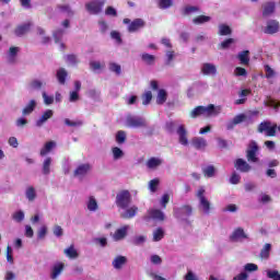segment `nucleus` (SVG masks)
I'll return each mask as SVG.
<instances>
[{
  "label": "nucleus",
  "mask_w": 280,
  "mask_h": 280,
  "mask_svg": "<svg viewBox=\"0 0 280 280\" xmlns=\"http://www.w3.org/2000/svg\"><path fill=\"white\" fill-rule=\"evenodd\" d=\"M152 102V91H147L142 94V104L143 106H148Z\"/></svg>",
  "instance_id": "49530a36"
},
{
  "label": "nucleus",
  "mask_w": 280,
  "mask_h": 280,
  "mask_svg": "<svg viewBox=\"0 0 280 280\" xmlns=\"http://www.w3.org/2000/svg\"><path fill=\"white\" fill-rule=\"evenodd\" d=\"M270 250H272V245L269 243L265 244L259 254L260 259H269Z\"/></svg>",
  "instance_id": "c756f323"
},
{
  "label": "nucleus",
  "mask_w": 280,
  "mask_h": 280,
  "mask_svg": "<svg viewBox=\"0 0 280 280\" xmlns=\"http://www.w3.org/2000/svg\"><path fill=\"white\" fill-rule=\"evenodd\" d=\"M177 135H178V141L180 145H189V139L187 138V129L185 128V125H180L177 128Z\"/></svg>",
  "instance_id": "f8f14e48"
},
{
  "label": "nucleus",
  "mask_w": 280,
  "mask_h": 280,
  "mask_svg": "<svg viewBox=\"0 0 280 280\" xmlns=\"http://www.w3.org/2000/svg\"><path fill=\"white\" fill-rule=\"evenodd\" d=\"M203 176H206L207 178H213V176H215V166L209 165L203 168Z\"/></svg>",
  "instance_id": "a19ab883"
},
{
  "label": "nucleus",
  "mask_w": 280,
  "mask_h": 280,
  "mask_svg": "<svg viewBox=\"0 0 280 280\" xmlns=\"http://www.w3.org/2000/svg\"><path fill=\"white\" fill-rule=\"evenodd\" d=\"M12 218L13 220H15V222H23V220H25V213L22 210H20L13 213Z\"/></svg>",
  "instance_id": "5fc2aeb1"
},
{
  "label": "nucleus",
  "mask_w": 280,
  "mask_h": 280,
  "mask_svg": "<svg viewBox=\"0 0 280 280\" xmlns=\"http://www.w3.org/2000/svg\"><path fill=\"white\" fill-rule=\"evenodd\" d=\"M277 8V4L275 2H266L262 4V16H270L271 14H275V9Z\"/></svg>",
  "instance_id": "4be33fe9"
},
{
  "label": "nucleus",
  "mask_w": 280,
  "mask_h": 280,
  "mask_svg": "<svg viewBox=\"0 0 280 280\" xmlns=\"http://www.w3.org/2000/svg\"><path fill=\"white\" fill-rule=\"evenodd\" d=\"M128 128H145V119L139 116H128L126 119Z\"/></svg>",
  "instance_id": "6e6552de"
},
{
  "label": "nucleus",
  "mask_w": 280,
  "mask_h": 280,
  "mask_svg": "<svg viewBox=\"0 0 280 280\" xmlns=\"http://www.w3.org/2000/svg\"><path fill=\"white\" fill-rule=\"evenodd\" d=\"M165 237V231H163V228H158L153 232V242H161Z\"/></svg>",
  "instance_id": "58836bf2"
},
{
  "label": "nucleus",
  "mask_w": 280,
  "mask_h": 280,
  "mask_svg": "<svg viewBox=\"0 0 280 280\" xmlns=\"http://www.w3.org/2000/svg\"><path fill=\"white\" fill-rule=\"evenodd\" d=\"M209 21H211V16L208 15H198L192 19L195 25H202V23H209Z\"/></svg>",
  "instance_id": "4c0bfd02"
},
{
  "label": "nucleus",
  "mask_w": 280,
  "mask_h": 280,
  "mask_svg": "<svg viewBox=\"0 0 280 280\" xmlns=\"http://www.w3.org/2000/svg\"><path fill=\"white\" fill-rule=\"evenodd\" d=\"M104 65H102L100 61L90 62V69H92V71H98V69H102Z\"/></svg>",
  "instance_id": "338daca9"
},
{
  "label": "nucleus",
  "mask_w": 280,
  "mask_h": 280,
  "mask_svg": "<svg viewBox=\"0 0 280 280\" xmlns=\"http://www.w3.org/2000/svg\"><path fill=\"white\" fill-rule=\"evenodd\" d=\"M233 31L231 27L226 24L219 25V36H231Z\"/></svg>",
  "instance_id": "c9c22d12"
},
{
  "label": "nucleus",
  "mask_w": 280,
  "mask_h": 280,
  "mask_svg": "<svg viewBox=\"0 0 280 280\" xmlns=\"http://www.w3.org/2000/svg\"><path fill=\"white\" fill-rule=\"evenodd\" d=\"M233 43H235V39H233V38H228V39L223 40L221 43V49H229V47H231V45H233Z\"/></svg>",
  "instance_id": "69168bd1"
},
{
  "label": "nucleus",
  "mask_w": 280,
  "mask_h": 280,
  "mask_svg": "<svg viewBox=\"0 0 280 280\" xmlns=\"http://www.w3.org/2000/svg\"><path fill=\"white\" fill-rule=\"evenodd\" d=\"M231 242H240V240H248V235L244 232V229L237 228L230 236Z\"/></svg>",
  "instance_id": "ddd939ff"
},
{
  "label": "nucleus",
  "mask_w": 280,
  "mask_h": 280,
  "mask_svg": "<svg viewBox=\"0 0 280 280\" xmlns=\"http://www.w3.org/2000/svg\"><path fill=\"white\" fill-rule=\"evenodd\" d=\"M267 277H268L269 279L280 280V273H279V271H277V270H268V271H267Z\"/></svg>",
  "instance_id": "4d7b16f0"
},
{
  "label": "nucleus",
  "mask_w": 280,
  "mask_h": 280,
  "mask_svg": "<svg viewBox=\"0 0 280 280\" xmlns=\"http://www.w3.org/2000/svg\"><path fill=\"white\" fill-rule=\"evenodd\" d=\"M159 178L151 179L149 183V189L152 191V194L156 192V189H159Z\"/></svg>",
  "instance_id": "8fccbe9b"
},
{
  "label": "nucleus",
  "mask_w": 280,
  "mask_h": 280,
  "mask_svg": "<svg viewBox=\"0 0 280 280\" xmlns=\"http://www.w3.org/2000/svg\"><path fill=\"white\" fill-rule=\"evenodd\" d=\"M147 215L143 217L144 222H150V220H155L156 222H165V213L160 209H149Z\"/></svg>",
  "instance_id": "423d86ee"
},
{
  "label": "nucleus",
  "mask_w": 280,
  "mask_h": 280,
  "mask_svg": "<svg viewBox=\"0 0 280 280\" xmlns=\"http://www.w3.org/2000/svg\"><path fill=\"white\" fill-rule=\"evenodd\" d=\"M194 12H200V8L194 5H186L183 9L184 16H189V14H194Z\"/></svg>",
  "instance_id": "79ce46f5"
},
{
  "label": "nucleus",
  "mask_w": 280,
  "mask_h": 280,
  "mask_svg": "<svg viewBox=\"0 0 280 280\" xmlns=\"http://www.w3.org/2000/svg\"><path fill=\"white\" fill-rule=\"evenodd\" d=\"M185 280H198L194 271L188 270L187 273L184 277Z\"/></svg>",
  "instance_id": "774afa93"
},
{
  "label": "nucleus",
  "mask_w": 280,
  "mask_h": 280,
  "mask_svg": "<svg viewBox=\"0 0 280 280\" xmlns=\"http://www.w3.org/2000/svg\"><path fill=\"white\" fill-rule=\"evenodd\" d=\"M141 60L145 65L152 66V65H154L156 62V57L154 55H150L148 52H143L141 55Z\"/></svg>",
  "instance_id": "2f4dec72"
},
{
  "label": "nucleus",
  "mask_w": 280,
  "mask_h": 280,
  "mask_svg": "<svg viewBox=\"0 0 280 280\" xmlns=\"http://www.w3.org/2000/svg\"><path fill=\"white\" fill-rule=\"evenodd\" d=\"M63 121L65 125L69 126L70 128H80V126L84 124L82 120H71L69 118H66Z\"/></svg>",
  "instance_id": "37998d69"
},
{
  "label": "nucleus",
  "mask_w": 280,
  "mask_h": 280,
  "mask_svg": "<svg viewBox=\"0 0 280 280\" xmlns=\"http://www.w3.org/2000/svg\"><path fill=\"white\" fill-rule=\"evenodd\" d=\"M62 270H65V264L63 262H57L54 265L50 279L56 280L60 275L62 273Z\"/></svg>",
  "instance_id": "f3484780"
},
{
  "label": "nucleus",
  "mask_w": 280,
  "mask_h": 280,
  "mask_svg": "<svg viewBox=\"0 0 280 280\" xmlns=\"http://www.w3.org/2000/svg\"><path fill=\"white\" fill-rule=\"evenodd\" d=\"M36 110V101L31 100L28 104L23 108L22 115L23 117H27L28 115H32Z\"/></svg>",
  "instance_id": "b1692460"
},
{
  "label": "nucleus",
  "mask_w": 280,
  "mask_h": 280,
  "mask_svg": "<svg viewBox=\"0 0 280 280\" xmlns=\"http://www.w3.org/2000/svg\"><path fill=\"white\" fill-rule=\"evenodd\" d=\"M128 229H129L128 225H124L122 228L116 230V232L114 233V240L116 242L124 240V237L128 235Z\"/></svg>",
  "instance_id": "5701e85b"
},
{
  "label": "nucleus",
  "mask_w": 280,
  "mask_h": 280,
  "mask_svg": "<svg viewBox=\"0 0 280 280\" xmlns=\"http://www.w3.org/2000/svg\"><path fill=\"white\" fill-rule=\"evenodd\" d=\"M145 242V236L143 235H140V236H136L133 240H132V244L135 246H141V244H144Z\"/></svg>",
  "instance_id": "052dcab7"
},
{
  "label": "nucleus",
  "mask_w": 280,
  "mask_h": 280,
  "mask_svg": "<svg viewBox=\"0 0 280 280\" xmlns=\"http://www.w3.org/2000/svg\"><path fill=\"white\" fill-rule=\"evenodd\" d=\"M194 214V208L189 205H183L182 207L173 209V215L176 220L180 222H185L187 224H191L188 218Z\"/></svg>",
  "instance_id": "f257e3e1"
},
{
  "label": "nucleus",
  "mask_w": 280,
  "mask_h": 280,
  "mask_svg": "<svg viewBox=\"0 0 280 280\" xmlns=\"http://www.w3.org/2000/svg\"><path fill=\"white\" fill-rule=\"evenodd\" d=\"M91 171V164H81L74 171V176H86Z\"/></svg>",
  "instance_id": "393cba45"
},
{
  "label": "nucleus",
  "mask_w": 280,
  "mask_h": 280,
  "mask_svg": "<svg viewBox=\"0 0 280 280\" xmlns=\"http://www.w3.org/2000/svg\"><path fill=\"white\" fill-rule=\"evenodd\" d=\"M63 253L70 259H78V250H75V247H73V245H71L70 247L66 248L63 250Z\"/></svg>",
  "instance_id": "e433bc0d"
},
{
  "label": "nucleus",
  "mask_w": 280,
  "mask_h": 280,
  "mask_svg": "<svg viewBox=\"0 0 280 280\" xmlns=\"http://www.w3.org/2000/svg\"><path fill=\"white\" fill-rule=\"evenodd\" d=\"M143 27H145V21H143V19H136L129 24L128 32H139V30Z\"/></svg>",
  "instance_id": "4468645a"
},
{
  "label": "nucleus",
  "mask_w": 280,
  "mask_h": 280,
  "mask_svg": "<svg viewBox=\"0 0 280 280\" xmlns=\"http://www.w3.org/2000/svg\"><path fill=\"white\" fill-rule=\"evenodd\" d=\"M200 115H206L207 117H211V115H215V105L210 104L206 106H197L190 112L191 119H196L200 117Z\"/></svg>",
  "instance_id": "f03ea898"
},
{
  "label": "nucleus",
  "mask_w": 280,
  "mask_h": 280,
  "mask_svg": "<svg viewBox=\"0 0 280 280\" xmlns=\"http://www.w3.org/2000/svg\"><path fill=\"white\" fill-rule=\"evenodd\" d=\"M89 211H97V200L94 197H90L88 202Z\"/></svg>",
  "instance_id": "09e8293b"
},
{
  "label": "nucleus",
  "mask_w": 280,
  "mask_h": 280,
  "mask_svg": "<svg viewBox=\"0 0 280 280\" xmlns=\"http://www.w3.org/2000/svg\"><path fill=\"white\" fill-rule=\"evenodd\" d=\"M237 59L240 60L241 65H243L244 67H248L250 65V51L243 50L238 52Z\"/></svg>",
  "instance_id": "dca6fc26"
},
{
  "label": "nucleus",
  "mask_w": 280,
  "mask_h": 280,
  "mask_svg": "<svg viewBox=\"0 0 280 280\" xmlns=\"http://www.w3.org/2000/svg\"><path fill=\"white\" fill-rule=\"evenodd\" d=\"M162 164L163 160L159 158H150L147 162V167H149V170H156V167H159Z\"/></svg>",
  "instance_id": "c85d7f7f"
},
{
  "label": "nucleus",
  "mask_w": 280,
  "mask_h": 280,
  "mask_svg": "<svg viewBox=\"0 0 280 280\" xmlns=\"http://www.w3.org/2000/svg\"><path fill=\"white\" fill-rule=\"evenodd\" d=\"M138 211L139 208L137 206H132L128 208L124 213H121L120 218H122V220H132V218L137 215Z\"/></svg>",
  "instance_id": "aec40b11"
},
{
  "label": "nucleus",
  "mask_w": 280,
  "mask_h": 280,
  "mask_svg": "<svg viewBox=\"0 0 280 280\" xmlns=\"http://www.w3.org/2000/svg\"><path fill=\"white\" fill-rule=\"evenodd\" d=\"M126 264H128V258H126V256H117L113 260L112 266L115 268V270H121Z\"/></svg>",
  "instance_id": "6ab92c4d"
},
{
  "label": "nucleus",
  "mask_w": 280,
  "mask_h": 280,
  "mask_svg": "<svg viewBox=\"0 0 280 280\" xmlns=\"http://www.w3.org/2000/svg\"><path fill=\"white\" fill-rule=\"evenodd\" d=\"M234 74L237 77V78H246V75H248V72L242 68V67H236L235 70H234Z\"/></svg>",
  "instance_id": "603ef678"
},
{
  "label": "nucleus",
  "mask_w": 280,
  "mask_h": 280,
  "mask_svg": "<svg viewBox=\"0 0 280 280\" xmlns=\"http://www.w3.org/2000/svg\"><path fill=\"white\" fill-rule=\"evenodd\" d=\"M67 75H69V73L66 71L65 68H59L57 70L56 78H57L59 84H61V85L67 84Z\"/></svg>",
  "instance_id": "a878e982"
},
{
  "label": "nucleus",
  "mask_w": 280,
  "mask_h": 280,
  "mask_svg": "<svg viewBox=\"0 0 280 280\" xmlns=\"http://www.w3.org/2000/svg\"><path fill=\"white\" fill-rule=\"evenodd\" d=\"M277 124L272 125V122L266 120L258 125V132L260 135H266V137H277Z\"/></svg>",
  "instance_id": "20e7f679"
},
{
  "label": "nucleus",
  "mask_w": 280,
  "mask_h": 280,
  "mask_svg": "<svg viewBox=\"0 0 280 280\" xmlns=\"http://www.w3.org/2000/svg\"><path fill=\"white\" fill-rule=\"evenodd\" d=\"M174 2L172 0H159V8L161 10H167V8H172Z\"/></svg>",
  "instance_id": "de8ad7c7"
},
{
  "label": "nucleus",
  "mask_w": 280,
  "mask_h": 280,
  "mask_svg": "<svg viewBox=\"0 0 280 280\" xmlns=\"http://www.w3.org/2000/svg\"><path fill=\"white\" fill-rule=\"evenodd\" d=\"M116 141L121 144V143H126V131L124 130H119L116 133Z\"/></svg>",
  "instance_id": "3c124183"
},
{
  "label": "nucleus",
  "mask_w": 280,
  "mask_h": 280,
  "mask_svg": "<svg viewBox=\"0 0 280 280\" xmlns=\"http://www.w3.org/2000/svg\"><path fill=\"white\" fill-rule=\"evenodd\" d=\"M167 102V91L161 89L158 92V96H156V104L159 106H163V104H165Z\"/></svg>",
  "instance_id": "cd10ccee"
},
{
  "label": "nucleus",
  "mask_w": 280,
  "mask_h": 280,
  "mask_svg": "<svg viewBox=\"0 0 280 280\" xmlns=\"http://www.w3.org/2000/svg\"><path fill=\"white\" fill-rule=\"evenodd\" d=\"M244 270H246V272H257V270H259V266L248 262L245 265Z\"/></svg>",
  "instance_id": "864d4df0"
},
{
  "label": "nucleus",
  "mask_w": 280,
  "mask_h": 280,
  "mask_svg": "<svg viewBox=\"0 0 280 280\" xmlns=\"http://www.w3.org/2000/svg\"><path fill=\"white\" fill-rule=\"evenodd\" d=\"M30 30H32V23H24L19 25L15 30H14V34L15 36H25V34H27V32H30Z\"/></svg>",
  "instance_id": "2eb2a0df"
},
{
  "label": "nucleus",
  "mask_w": 280,
  "mask_h": 280,
  "mask_svg": "<svg viewBox=\"0 0 280 280\" xmlns=\"http://www.w3.org/2000/svg\"><path fill=\"white\" fill-rule=\"evenodd\" d=\"M54 117V110L48 109L46 110L42 117L36 121V126L38 128H40V126H43L45 124V121H47V119H51Z\"/></svg>",
  "instance_id": "bb28decb"
},
{
  "label": "nucleus",
  "mask_w": 280,
  "mask_h": 280,
  "mask_svg": "<svg viewBox=\"0 0 280 280\" xmlns=\"http://www.w3.org/2000/svg\"><path fill=\"white\" fill-rule=\"evenodd\" d=\"M234 167L242 174H248V172L253 170V166H250V164H248V162H246L244 159H236L234 162Z\"/></svg>",
  "instance_id": "1a4fd4ad"
},
{
  "label": "nucleus",
  "mask_w": 280,
  "mask_h": 280,
  "mask_svg": "<svg viewBox=\"0 0 280 280\" xmlns=\"http://www.w3.org/2000/svg\"><path fill=\"white\" fill-rule=\"evenodd\" d=\"M52 148H56V141L46 142L39 152L40 156H46V154H49Z\"/></svg>",
  "instance_id": "473e14b6"
},
{
  "label": "nucleus",
  "mask_w": 280,
  "mask_h": 280,
  "mask_svg": "<svg viewBox=\"0 0 280 280\" xmlns=\"http://www.w3.org/2000/svg\"><path fill=\"white\" fill-rule=\"evenodd\" d=\"M43 98H44V104H46L47 106L54 104V96H49L47 95V92H43Z\"/></svg>",
  "instance_id": "0e129e2a"
},
{
  "label": "nucleus",
  "mask_w": 280,
  "mask_h": 280,
  "mask_svg": "<svg viewBox=\"0 0 280 280\" xmlns=\"http://www.w3.org/2000/svg\"><path fill=\"white\" fill-rule=\"evenodd\" d=\"M201 72L203 75H215L218 69L215 68V65L206 62L202 65Z\"/></svg>",
  "instance_id": "a211bd4d"
},
{
  "label": "nucleus",
  "mask_w": 280,
  "mask_h": 280,
  "mask_svg": "<svg viewBox=\"0 0 280 280\" xmlns=\"http://www.w3.org/2000/svg\"><path fill=\"white\" fill-rule=\"evenodd\" d=\"M47 235V225H43L38 231H37V237L38 240H45V236Z\"/></svg>",
  "instance_id": "13d9d810"
},
{
  "label": "nucleus",
  "mask_w": 280,
  "mask_h": 280,
  "mask_svg": "<svg viewBox=\"0 0 280 280\" xmlns=\"http://www.w3.org/2000/svg\"><path fill=\"white\" fill-rule=\"evenodd\" d=\"M52 233H54V235H56V237H62V235L65 234V231L62 230V226L55 225Z\"/></svg>",
  "instance_id": "e2e57ef3"
},
{
  "label": "nucleus",
  "mask_w": 280,
  "mask_h": 280,
  "mask_svg": "<svg viewBox=\"0 0 280 280\" xmlns=\"http://www.w3.org/2000/svg\"><path fill=\"white\" fill-rule=\"evenodd\" d=\"M259 152V144L252 140L246 150V159L249 163H259V158H257V153Z\"/></svg>",
  "instance_id": "39448f33"
},
{
  "label": "nucleus",
  "mask_w": 280,
  "mask_h": 280,
  "mask_svg": "<svg viewBox=\"0 0 280 280\" xmlns=\"http://www.w3.org/2000/svg\"><path fill=\"white\" fill-rule=\"evenodd\" d=\"M130 202H132V195H130L129 190H120L116 195V205L120 209H128V207H130Z\"/></svg>",
  "instance_id": "7ed1b4c3"
},
{
  "label": "nucleus",
  "mask_w": 280,
  "mask_h": 280,
  "mask_svg": "<svg viewBox=\"0 0 280 280\" xmlns=\"http://www.w3.org/2000/svg\"><path fill=\"white\" fill-rule=\"evenodd\" d=\"M199 207H201L202 211L207 214L211 213V202L207 198H201L199 200Z\"/></svg>",
  "instance_id": "7c9ffc66"
},
{
  "label": "nucleus",
  "mask_w": 280,
  "mask_h": 280,
  "mask_svg": "<svg viewBox=\"0 0 280 280\" xmlns=\"http://www.w3.org/2000/svg\"><path fill=\"white\" fill-rule=\"evenodd\" d=\"M246 119H248V116H246V114L236 115L232 120H230L226 124V130H233V128H235V126H237L240 124H244V121H246Z\"/></svg>",
  "instance_id": "9d476101"
},
{
  "label": "nucleus",
  "mask_w": 280,
  "mask_h": 280,
  "mask_svg": "<svg viewBox=\"0 0 280 280\" xmlns=\"http://www.w3.org/2000/svg\"><path fill=\"white\" fill-rule=\"evenodd\" d=\"M65 35V31L62 28H59L52 33V38L55 39V43L58 44L60 40H62V36Z\"/></svg>",
  "instance_id": "a18cd8bd"
},
{
  "label": "nucleus",
  "mask_w": 280,
  "mask_h": 280,
  "mask_svg": "<svg viewBox=\"0 0 280 280\" xmlns=\"http://www.w3.org/2000/svg\"><path fill=\"white\" fill-rule=\"evenodd\" d=\"M25 196L30 202H34L36 200V188L30 186L25 191Z\"/></svg>",
  "instance_id": "f704fd0d"
},
{
  "label": "nucleus",
  "mask_w": 280,
  "mask_h": 280,
  "mask_svg": "<svg viewBox=\"0 0 280 280\" xmlns=\"http://www.w3.org/2000/svg\"><path fill=\"white\" fill-rule=\"evenodd\" d=\"M191 144L196 150H205L207 148V140L202 137H195L191 140Z\"/></svg>",
  "instance_id": "412c9836"
},
{
  "label": "nucleus",
  "mask_w": 280,
  "mask_h": 280,
  "mask_svg": "<svg viewBox=\"0 0 280 280\" xmlns=\"http://www.w3.org/2000/svg\"><path fill=\"white\" fill-rule=\"evenodd\" d=\"M240 180H242V177L236 172L232 173V176L230 177L231 185H240Z\"/></svg>",
  "instance_id": "6e6d98bb"
},
{
  "label": "nucleus",
  "mask_w": 280,
  "mask_h": 280,
  "mask_svg": "<svg viewBox=\"0 0 280 280\" xmlns=\"http://www.w3.org/2000/svg\"><path fill=\"white\" fill-rule=\"evenodd\" d=\"M43 86H45V82L40 81V80H33L30 82L28 84V89L31 91H40V89H43Z\"/></svg>",
  "instance_id": "72a5a7b5"
},
{
  "label": "nucleus",
  "mask_w": 280,
  "mask_h": 280,
  "mask_svg": "<svg viewBox=\"0 0 280 280\" xmlns=\"http://www.w3.org/2000/svg\"><path fill=\"white\" fill-rule=\"evenodd\" d=\"M109 71H112V73H115L116 75H121V66L115 62H110Z\"/></svg>",
  "instance_id": "c03bdc74"
},
{
  "label": "nucleus",
  "mask_w": 280,
  "mask_h": 280,
  "mask_svg": "<svg viewBox=\"0 0 280 280\" xmlns=\"http://www.w3.org/2000/svg\"><path fill=\"white\" fill-rule=\"evenodd\" d=\"M113 154L115 161H117L118 159H121V156H124V151H121V149H119L118 147H115L113 148Z\"/></svg>",
  "instance_id": "680f3d73"
},
{
  "label": "nucleus",
  "mask_w": 280,
  "mask_h": 280,
  "mask_svg": "<svg viewBox=\"0 0 280 280\" xmlns=\"http://www.w3.org/2000/svg\"><path fill=\"white\" fill-rule=\"evenodd\" d=\"M106 1L104 0H93L85 4V9L90 14H100Z\"/></svg>",
  "instance_id": "0eeeda50"
},
{
  "label": "nucleus",
  "mask_w": 280,
  "mask_h": 280,
  "mask_svg": "<svg viewBox=\"0 0 280 280\" xmlns=\"http://www.w3.org/2000/svg\"><path fill=\"white\" fill-rule=\"evenodd\" d=\"M51 173V158H47L43 163V174L48 176Z\"/></svg>",
  "instance_id": "ea45409f"
},
{
  "label": "nucleus",
  "mask_w": 280,
  "mask_h": 280,
  "mask_svg": "<svg viewBox=\"0 0 280 280\" xmlns=\"http://www.w3.org/2000/svg\"><path fill=\"white\" fill-rule=\"evenodd\" d=\"M110 37H112L114 40H116V43H118V45H121L122 39H121V34H119V32H117V31H112Z\"/></svg>",
  "instance_id": "bf43d9fd"
},
{
  "label": "nucleus",
  "mask_w": 280,
  "mask_h": 280,
  "mask_svg": "<svg viewBox=\"0 0 280 280\" xmlns=\"http://www.w3.org/2000/svg\"><path fill=\"white\" fill-rule=\"evenodd\" d=\"M279 30H280L279 21L269 20L267 22V26L264 30V33L272 35V34H277L279 32Z\"/></svg>",
  "instance_id": "9b49d317"
}]
</instances>
